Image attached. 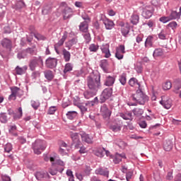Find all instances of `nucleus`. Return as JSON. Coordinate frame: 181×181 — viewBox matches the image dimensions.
I'll return each mask as SVG.
<instances>
[{
	"mask_svg": "<svg viewBox=\"0 0 181 181\" xmlns=\"http://www.w3.org/2000/svg\"><path fill=\"white\" fill-rule=\"evenodd\" d=\"M86 86L91 91L98 92L101 88V74H91L86 78Z\"/></svg>",
	"mask_w": 181,
	"mask_h": 181,
	"instance_id": "1",
	"label": "nucleus"
},
{
	"mask_svg": "<svg viewBox=\"0 0 181 181\" xmlns=\"http://www.w3.org/2000/svg\"><path fill=\"white\" fill-rule=\"evenodd\" d=\"M131 100L135 101L136 103H132L130 105L136 106L137 104H139V105H145L146 103H148L149 100V98L144 93L142 90L139 89L136 90V93L131 96Z\"/></svg>",
	"mask_w": 181,
	"mask_h": 181,
	"instance_id": "2",
	"label": "nucleus"
},
{
	"mask_svg": "<svg viewBox=\"0 0 181 181\" xmlns=\"http://www.w3.org/2000/svg\"><path fill=\"white\" fill-rule=\"evenodd\" d=\"M46 141L43 140H36L33 144L32 148L35 155H40V153H42V151H45L46 149Z\"/></svg>",
	"mask_w": 181,
	"mask_h": 181,
	"instance_id": "3",
	"label": "nucleus"
},
{
	"mask_svg": "<svg viewBox=\"0 0 181 181\" xmlns=\"http://www.w3.org/2000/svg\"><path fill=\"white\" fill-rule=\"evenodd\" d=\"M37 66L41 68L43 67V59H42V57H34L29 60L28 67L31 71H35Z\"/></svg>",
	"mask_w": 181,
	"mask_h": 181,
	"instance_id": "4",
	"label": "nucleus"
},
{
	"mask_svg": "<svg viewBox=\"0 0 181 181\" xmlns=\"http://www.w3.org/2000/svg\"><path fill=\"white\" fill-rule=\"evenodd\" d=\"M112 95V88H107L103 90L100 97V103H105Z\"/></svg>",
	"mask_w": 181,
	"mask_h": 181,
	"instance_id": "5",
	"label": "nucleus"
},
{
	"mask_svg": "<svg viewBox=\"0 0 181 181\" xmlns=\"http://www.w3.org/2000/svg\"><path fill=\"white\" fill-rule=\"evenodd\" d=\"M154 11L155 9L153 8V6H146L143 9L142 16L145 19H149L150 18H152V15H153Z\"/></svg>",
	"mask_w": 181,
	"mask_h": 181,
	"instance_id": "6",
	"label": "nucleus"
},
{
	"mask_svg": "<svg viewBox=\"0 0 181 181\" xmlns=\"http://www.w3.org/2000/svg\"><path fill=\"white\" fill-rule=\"evenodd\" d=\"M11 94L8 97V100H16L17 96L22 95V90L18 86H13L11 88Z\"/></svg>",
	"mask_w": 181,
	"mask_h": 181,
	"instance_id": "7",
	"label": "nucleus"
},
{
	"mask_svg": "<svg viewBox=\"0 0 181 181\" xmlns=\"http://www.w3.org/2000/svg\"><path fill=\"white\" fill-rule=\"evenodd\" d=\"M70 137L72 139V145H74L76 149H78V147H80V145H81L80 136L78 134V133H74L71 132Z\"/></svg>",
	"mask_w": 181,
	"mask_h": 181,
	"instance_id": "8",
	"label": "nucleus"
},
{
	"mask_svg": "<svg viewBox=\"0 0 181 181\" xmlns=\"http://www.w3.org/2000/svg\"><path fill=\"white\" fill-rule=\"evenodd\" d=\"M160 104L166 110H169L172 107V100L167 96H162Z\"/></svg>",
	"mask_w": 181,
	"mask_h": 181,
	"instance_id": "9",
	"label": "nucleus"
},
{
	"mask_svg": "<svg viewBox=\"0 0 181 181\" xmlns=\"http://www.w3.org/2000/svg\"><path fill=\"white\" fill-rule=\"evenodd\" d=\"M1 46L6 50H11L12 49V40L8 38H4L0 42Z\"/></svg>",
	"mask_w": 181,
	"mask_h": 181,
	"instance_id": "10",
	"label": "nucleus"
},
{
	"mask_svg": "<svg viewBox=\"0 0 181 181\" xmlns=\"http://www.w3.org/2000/svg\"><path fill=\"white\" fill-rule=\"evenodd\" d=\"M45 64L48 69H54L57 66V59L49 57L46 59Z\"/></svg>",
	"mask_w": 181,
	"mask_h": 181,
	"instance_id": "11",
	"label": "nucleus"
},
{
	"mask_svg": "<svg viewBox=\"0 0 181 181\" xmlns=\"http://www.w3.org/2000/svg\"><path fill=\"white\" fill-rule=\"evenodd\" d=\"M63 16L64 21L71 18V16H73V9L69 6L65 7L63 11Z\"/></svg>",
	"mask_w": 181,
	"mask_h": 181,
	"instance_id": "12",
	"label": "nucleus"
},
{
	"mask_svg": "<svg viewBox=\"0 0 181 181\" xmlns=\"http://www.w3.org/2000/svg\"><path fill=\"white\" fill-rule=\"evenodd\" d=\"M115 83V76H106L105 80L104 82V86L107 87H112Z\"/></svg>",
	"mask_w": 181,
	"mask_h": 181,
	"instance_id": "13",
	"label": "nucleus"
},
{
	"mask_svg": "<svg viewBox=\"0 0 181 181\" xmlns=\"http://www.w3.org/2000/svg\"><path fill=\"white\" fill-rule=\"evenodd\" d=\"M100 112H101V114H102L103 118H110V117H111V112L110 111V110L108 109V107H107V105H103L101 107Z\"/></svg>",
	"mask_w": 181,
	"mask_h": 181,
	"instance_id": "14",
	"label": "nucleus"
},
{
	"mask_svg": "<svg viewBox=\"0 0 181 181\" xmlns=\"http://www.w3.org/2000/svg\"><path fill=\"white\" fill-rule=\"evenodd\" d=\"M102 53L105 54V57L106 59H108L109 57H111V53L110 52V45L107 44L103 45L100 47Z\"/></svg>",
	"mask_w": 181,
	"mask_h": 181,
	"instance_id": "15",
	"label": "nucleus"
},
{
	"mask_svg": "<svg viewBox=\"0 0 181 181\" xmlns=\"http://www.w3.org/2000/svg\"><path fill=\"white\" fill-rule=\"evenodd\" d=\"M56 158H57V153H53L49 156H45L44 160H45V162H49V160H50L52 166H54V160H56Z\"/></svg>",
	"mask_w": 181,
	"mask_h": 181,
	"instance_id": "16",
	"label": "nucleus"
},
{
	"mask_svg": "<svg viewBox=\"0 0 181 181\" xmlns=\"http://www.w3.org/2000/svg\"><path fill=\"white\" fill-rule=\"evenodd\" d=\"M35 177L37 180H41L44 177H48L50 178V175H49V173L47 172H43V171H37L35 173Z\"/></svg>",
	"mask_w": 181,
	"mask_h": 181,
	"instance_id": "17",
	"label": "nucleus"
},
{
	"mask_svg": "<svg viewBox=\"0 0 181 181\" xmlns=\"http://www.w3.org/2000/svg\"><path fill=\"white\" fill-rule=\"evenodd\" d=\"M28 71V66H23V67H21L19 66H17L15 68V72L16 74H18V76H22V74H25L26 71Z\"/></svg>",
	"mask_w": 181,
	"mask_h": 181,
	"instance_id": "18",
	"label": "nucleus"
},
{
	"mask_svg": "<svg viewBox=\"0 0 181 181\" xmlns=\"http://www.w3.org/2000/svg\"><path fill=\"white\" fill-rule=\"evenodd\" d=\"M127 156H125V153H122V154H119L117 153L114 157H113V162L114 163H119L122 159H125Z\"/></svg>",
	"mask_w": 181,
	"mask_h": 181,
	"instance_id": "19",
	"label": "nucleus"
},
{
	"mask_svg": "<svg viewBox=\"0 0 181 181\" xmlns=\"http://www.w3.org/2000/svg\"><path fill=\"white\" fill-rule=\"evenodd\" d=\"M129 85L131 87H134L135 88H139L141 90V84L138 82V79L136 78H132L129 81Z\"/></svg>",
	"mask_w": 181,
	"mask_h": 181,
	"instance_id": "20",
	"label": "nucleus"
},
{
	"mask_svg": "<svg viewBox=\"0 0 181 181\" xmlns=\"http://www.w3.org/2000/svg\"><path fill=\"white\" fill-rule=\"evenodd\" d=\"M97 93L95 90H87L83 93V95L86 100H90V98H93V97L96 95Z\"/></svg>",
	"mask_w": 181,
	"mask_h": 181,
	"instance_id": "21",
	"label": "nucleus"
},
{
	"mask_svg": "<svg viewBox=\"0 0 181 181\" xmlns=\"http://www.w3.org/2000/svg\"><path fill=\"white\" fill-rule=\"evenodd\" d=\"M96 175H101L102 176H105L108 177V175H110V171L107 168H98L95 170Z\"/></svg>",
	"mask_w": 181,
	"mask_h": 181,
	"instance_id": "22",
	"label": "nucleus"
},
{
	"mask_svg": "<svg viewBox=\"0 0 181 181\" xmlns=\"http://www.w3.org/2000/svg\"><path fill=\"white\" fill-rule=\"evenodd\" d=\"M100 67L103 70L105 73H108V61L107 59H103L100 62Z\"/></svg>",
	"mask_w": 181,
	"mask_h": 181,
	"instance_id": "23",
	"label": "nucleus"
},
{
	"mask_svg": "<svg viewBox=\"0 0 181 181\" xmlns=\"http://www.w3.org/2000/svg\"><path fill=\"white\" fill-rule=\"evenodd\" d=\"M119 116L121 117V118L125 119L126 121H132V119H134V118L132 117V113L130 112L119 113Z\"/></svg>",
	"mask_w": 181,
	"mask_h": 181,
	"instance_id": "24",
	"label": "nucleus"
},
{
	"mask_svg": "<svg viewBox=\"0 0 181 181\" xmlns=\"http://www.w3.org/2000/svg\"><path fill=\"white\" fill-rule=\"evenodd\" d=\"M181 16V6L180 7V12L177 13L176 11H172L170 14V19L171 21H173L175 19H179Z\"/></svg>",
	"mask_w": 181,
	"mask_h": 181,
	"instance_id": "25",
	"label": "nucleus"
},
{
	"mask_svg": "<svg viewBox=\"0 0 181 181\" xmlns=\"http://www.w3.org/2000/svg\"><path fill=\"white\" fill-rule=\"evenodd\" d=\"M81 136L82 138V141L83 142H86V144H93V138L90 136V135L86 134V133H82L81 134Z\"/></svg>",
	"mask_w": 181,
	"mask_h": 181,
	"instance_id": "26",
	"label": "nucleus"
},
{
	"mask_svg": "<svg viewBox=\"0 0 181 181\" xmlns=\"http://www.w3.org/2000/svg\"><path fill=\"white\" fill-rule=\"evenodd\" d=\"M78 42V40L77 38L74 37L71 40H69L65 43L66 47H67L68 50H70L71 49V46H74V45H77V42Z\"/></svg>",
	"mask_w": 181,
	"mask_h": 181,
	"instance_id": "27",
	"label": "nucleus"
},
{
	"mask_svg": "<svg viewBox=\"0 0 181 181\" xmlns=\"http://www.w3.org/2000/svg\"><path fill=\"white\" fill-rule=\"evenodd\" d=\"M121 128H122V124L118 123L112 124L110 127V129L113 132H119V131H121Z\"/></svg>",
	"mask_w": 181,
	"mask_h": 181,
	"instance_id": "28",
	"label": "nucleus"
},
{
	"mask_svg": "<svg viewBox=\"0 0 181 181\" xmlns=\"http://www.w3.org/2000/svg\"><path fill=\"white\" fill-rule=\"evenodd\" d=\"M172 148H173V144L172 143V141L168 140L164 143L163 148L167 152L172 151Z\"/></svg>",
	"mask_w": 181,
	"mask_h": 181,
	"instance_id": "29",
	"label": "nucleus"
},
{
	"mask_svg": "<svg viewBox=\"0 0 181 181\" xmlns=\"http://www.w3.org/2000/svg\"><path fill=\"white\" fill-rule=\"evenodd\" d=\"M44 75L45 78L48 80L49 81H52L53 78H54V75L53 74V71L51 70H46L44 71Z\"/></svg>",
	"mask_w": 181,
	"mask_h": 181,
	"instance_id": "30",
	"label": "nucleus"
},
{
	"mask_svg": "<svg viewBox=\"0 0 181 181\" xmlns=\"http://www.w3.org/2000/svg\"><path fill=\"white\" fill-rule=\"evenodd\" d=\"M66 39H67V36L63 35L62 37L60 39V40L54 45V49L57 52V53H59L57 51V47H60V46H63L64 42H66Z\"/></svg>",
	"mask_w": 181,
	"mask_h": 181,
	"instance_id": "31",
	"label": "nucleus"
},
{
	"mask_svg": "<svg viewBox=\"0 0 181 181\" xmlns=\"http://www.w3.org/2000/svg\"><path fill=\"white\" fill-rule=\"evenodd\" d=\"M103 23L105 26V28L107 30H111V29L114 28V22H112V21L111 20H109V19L105 20Z\"/></svg>",
	"mask_w": 181,
	"mask_h": 181,
	"instance_id": "32",
	"label": "nucleus"
},
{
	"mask_svg": "<svg viewBox=\"0 0 181 181\" xmlns=\"http://www.w3.org/2000/svg\"><path fill=\"white\" fill-rule=\"evenodd\" d=\"M62 55L64 56V59L65 62H70V59L71 58V54L70 52L67 51V49H64L62 50Z\"/></svg>",
	"mask_w": 181,
	"mask_h": 181,
	"instance_id": "33",
	"label": "nucleus"
},
{
	"mask_svg": "<svg viewBox=\"0 0 181 181\" xmlns=\"http://www.w3.org/2000/svg\"><path fill=\"white\" fill-rule=\"evenodd\" d=\"M121 32H122V34L124 37H126L127 35L129 33V25H128L127 24H124L123 25H122Z\"/></svg>",
	"mask_w": 181,
	"mask_h": 181,
	"instance_id": "34",
	"label": "nucleus"
},
{
	"mask_svg": "<svg viewBox=\"0 0 181 181\" xmlns=\"http://www.w3.org/2000/svg\"><path fill=\"white\" fill-rule=\"evenodd\" d=\"M79 29L81 32H87L88 30V23L87 21L81 23Z\"/></svg>",
	"mask_w": 181,
	"mask_h": 181,
	"instance_id": "35",
	"label": "nucleus"
},
{
	"mask_svg": "<svg viewBox=\"0 0 181 181\" xmlns=\"http://www.w3.org/2000/svg\"><path fill=\"white\" fill-rule=\"evenodd\" d=\"M145 46L146 47H148L149 46L150 47H152L153 46V36L149 35L145 42Z\"/></svg>",
	"mask_w": 181,
	"mask_h": 181,
	"instance_id": "36",
	"label": "nucleus"
},
{
	"mask_svg": "<svg viewBox=\"0 0 181 181\" xmlns=\"http://www.w3.org/2000/svg\"><path fill=\"white\" fill-rule=\"evenodd\" d=\"M94 153L96 156H98L99 158H103L104 156V154L105 153V149L98 148L94 151Z\"/></svg>",
	"mask_w": 181,
	"mask_h": 181,
	"instance_id": "37",
	"label": "nucleus"
},
{
	"mask_svg": "<svg viewBox=\"0 0 181 181\" xmlns=\"http://www.w3.org/2000/svg\"><path fill=\"white\" fill-rule=\"evenodd\" d=\"M132 112L136 117H141V115L144 114V110L141 108L136 107L132 110Z\"/></svg>",
	"mask_w": 181,
	"mask_h": 181,
	"instance_id": "38",
	"label": "nucleus"
},
{
	"mask_svg": "<svg viewBox=\"0 0 181 181\" xmlns=\"http://www.w3.org/2000/svg\"><path fill=\"white\" fill-rule=\"evenodd\" d=\"M99 46L97 44H90L89 45L88 49L90 52L96 53V52H98Z\"/></svg>",
	"mask_w": 181,
	"mask_h": 181,
	"instance_id": "39",
	"label": "nucleus"
},
{
	"mask_svg": "<svg viewBox=\"0 0 181 181\" xmlns=\"http://www.w3.org/2000/svg\"><path fill=\"white\" fill-rule=\"evenodd\" d=\"M22 115H23V112L22 111V108L19 107L18 110V112L13 115V119H21L22 118Z\"/></svg>",
	"mask_w": 181,
	"mask_h": 181,
	"instance_id": "40",
	"label": "nucleus"
},
{
	"mask_svg": "<svg viewBox=\"0 0 181 181\" xmlns=\"http://www.w3.org/2000/svg\"><path fill=\"white\" fill-rule=\"evenodd\" d=\"M166 35H168L166 30H161V31L158 34V36L161 40H166Z\"/></svg>",
	"mask_w": 181,
	"mask_h": 181,
	"instance_id": "41",
	"label": "nucleus"
},
{
	"mask_svg": "<svg viewBox=\"0 0 181 181\" xmlns=\"http://www.w3.org/2000/svg\"><path fill=\"white\" fill-rule=\"evenodd\" d=\"M119 81L121 83L122 86H125L127 84V74H122L119 76Z\"/></svg>",
	"mask_w": 181,
	"mask_h": 181,
	"instance_id": "42",
	"label": "nucleus"
},
{
	"mask_svg": "<svg viewBox=\"0 0 181 181\" xmlns=\"http://www.w3.org/2000/svg\"><path fill=\"white\" fill-rule=\"evenodd\" d=\"M153 57H159L160 56H163V50L162 49L158 48L156 49L153 54Z\"/></svg>",
	"mask_w": 181,
	"mask_h": 181,
	"instance_id": "43",
	"label": "nucleus"
},
{
	"mask_svg": "<svg viewBox=\"0 0 181 181\" xmlns=\"http://www.w3.org/2000/svg\"><path fill=\"white\" fill-rule=\"evenodd\" d=\"M56 165H59V166H64V162L59 159V156L57 154V158L54 161V166H52V168H56Z\"/></svg>",
	"mask_w": 181,
	"mask_h": 181,
	"instance_id": "44",
	"label": "nucleus"
},
{
	"mask_svg": "<svg viewBox=\"0 0 181 181\" xmlns=\"http://www.w3.org/2000/svg\"><path fill=\"white\" fill-rule=\"evenodd\" d=\"M66 117H67L68 119H73L74 118H76V117H77V112L69 111L66 113Z\"/></svg>",
	"mask_w": 181,
	"mask_h": 181,
	"instance_id": "45",
	"label": "nucleus"
},
{
	"mask_svg": "<svg viewBox=\"0 0 181 181\" xmlns=\"http://www.w3.org/2000/svg\"><path fill=\"white\" fill-rule=\"evenodd\" d=\"M26 4H25V1L23 0H20L16 4V9H22V8H25Z\"/></svg>",
	"mask_w": 181,
	"mask_h": 181,
	"instance_id": "46",
	"label": "nucleus"
},
{
	"mask_svg": "<svg viewBox=\"0 0 181 181\" xmlns=\"http://www.w3.org/2000/svg\"><path fill=\"white\" fill-rule=\"evenodd\" d=\"M73 70V64L71 63H67L65 64L64 73L66 74V73H69V71H71Z\"/></svg>",
	"mask_w": 181,
	"mask_h": 181,
	"instance_id": "47",
	"label": "nucleus"
},
{
	"mask_svg": "<svg viewBox=\"0 0 181 181\" xmlns=\"http://www.w3.org/2000/svg\"><path fill=\"white\" fill-rule=\"evenodd\" d=\"M0 121L3 124H6L8 122V115H6V113H1Z\"/></svg>",
	"mask_w": 181,
	"mask_h": 181,
	"instance_id": "48",
	"label": "nucleus"
},
{
	"mask_svg": "<svg viewBox=\"0 0 181 181\" xmlns=\"http://www.w3.org/2000/svg\"><path fill=\"white\" fill-rule=\"evenodd\" d=\"M131 22L133 25H136L139 22V16L134 14L131 18Z\"/></svg>",
	"mask_w": 181,
	"mask_h": 181,
	"instance_id": "49",
	"label": "nucleus"
},
{
	"mask_svg": "<svg viewBox=\"0 0 181 181\" xmlns=\"http://www.w3.org/2000/svg\"><path fill=\"white\" fill-rule=\"evenodd\" d=\"M172 88V82L166 81L163 84V90H170Z\"/></svg>",
	"mask_w": 181,
	"mask_h": 181,
	"instance_id": "50",
	"label": "nucleus"
},
{
	"mask_svg": "<svg viewBox=\"0 0 181 181\" xmlns=\"http://www.w3.org/2000/svg\"><path fill=\"white\" fill-rule=\"evenodd\" d=\"M83 36L85 39L86 43H88L89 42H91V35H90L89 33H87V31L84 32Z\"/></svg>",
	"mask_w": 181,
	"mask_h": 181,
	"instance_id": "51",
	"label": "nucleus"
},
{
	"mask_svg": "<svg viewBox=\"0 0 181 181\" xmlns=\"http://www.w3.org/2000/svg\"><path fill=\"white\" fill-rule=\"evenodd\" d=\"M42 12V15H49V13L52 12V8H50V6H44Z\"/></svg>",
	"mask_w": 181,
	"mask_h": 181,
	"instance_id": "52",
	"label": "nucleus"
},
{
	"mask_svg": "<svg viewBox=\"0 0 181 181\" xmlns=\"http://www.w3.org/2000/svg\"><path fill=\"white\" fill-rule=\"evenodd\" d=\"M159 21L163 23H168V22H170V21L172 20L170 19V17L168 16H163L160 18Z\"/></svg>",
	"mask_w": 181,
	"mask_h": 181,
	"instance_id": "53",
	"label": "nucleus"
},
{
	"mask_svg": "<svg viewBox=\"0 0 181 181\" xmlns=\"http://www.w3.org/2000/svg\"><path fill=\"white\" fill-rule=\"evenodd\" d=\"M90 173H91V168L90 166L86 165L83 170V175L85 176H89Z\"/></svg>",
	"mask_w": 181,
	"mask_h": 181,
	"instance_id": "54",
	"label": "nucleus"
},
{
	"mask_svg": "<svg viewBox=\"0 0 181 181\" xmlns=\"http://www.w3.org/2000/svg\"><path fill=\"white\" fill-rule=\"evenodd\" d=\"M40 105V103H39V101H35V100L31 101V106L33 107V108H34V110H37Z\"/></svg>",
	"mask_w": 181,
	"mask_h": 181,
	"instance_id": "55",
	"label": "nucleus"
},
{
	"mask_svg": "<svg viewBox=\"0 0 181 181\" xmlns=\"http://www.w3.org/2000/svg\"><path fill=\"white\" fill-rule=\"evenodd\" d=\"M56 111H57V108L56 107V106H52L48 110V114L49 115H53V114H54Z\"/></svg>",
	"mask_w": 181,
	"mask_h": 181,
	"instance_id": "56",
	"label": "nucleus"
},
{
	"mask_svg": "<svg viewBox=\"0 0 181 181\" xmlns=\"http://www.w3.org/2000/svg\"><path fill=\"white\" fill-rule=\"evenodd\" d=\"M56 167H52L51 168L49 169V173L52 175V176H55V175H57V172H59V170L54 169Z\"/></svg>",
	"mask_w": 181,
	"mask_h": 181,
	"instance_id": "57",
	"label": "nucleus"
},
{
	"mask_svg": "<svg viewBox=\"0 0 181 181\" xmlns=\"http://www.w3.org/2000/svg\"><path fill=\"white\" fill-rule=\"evenodd\" d=\"M4 151H5V152H7V153H9V152H11V151H12V144H9V143L6 144L4 146Z\"/></svg>",
	"mask_w": 181,
	"mask_h": 181,
	"instance_id": "58",
	"label": "nucleus"
},
{
	"mask_svg": "<svg viewBox=\"0 0 181 181\" xmlns=\"http://www.w3.org/2000/svg\"><path fill=\"white\" fill-rule=\"evenodd\" d=\"M96 103H98V98L95 97L93 100L90 101V102H88L86 103V105H90L91 107H93L94 105V104H96Z\"/></svg>",
	"mask_w": 181,
	"mask_h": 181,
	"instance_id": "59",
	"label": "nucleus"
},
{
	"mask_svg": "<svg viewBox=\"0 0 181 181\" xmlns=\"http://www.w3.org/2000/svg\"><path fill=\"white\" fill-rule=\"evenodd\" d=\"M79 149V153H87L88 151L87 148L83 146V144L81 143L80 146L78 147Z\"/></svg>",
	"mask_w": 181,
	"mask_h": 181,
	"instance_id": "60",
	"label": "nucleus"
},
{
	"mask_svg": "<svg viewBox=\"0 0 181 181\" xmlns=\"http://www.w3.org/2000/svg\"><path fill=\"white\" fill-rule=\"evenodd\" d=\"M32 78H37V77H40V72L39 71H35L31 74Z\"/></svg>",
	"mask_w": 181,
	"mask_h": 181,
	"instance_id": "61",
	"label": "nucleus"
},
{
	"mask_svg": "<svg viewBox=\"0 0 181 181\" xmlns=\"http://www.w3.org/2000/svg\"><path fill=\"white\" fill-rule=\"evenodd\" d=\"M115 57L118 59V60H122L124 59V53L116 51Z\"/></svg>",
	"mask_w": 181,
	"mask_h": 181,
	"instance_id": "62",
	"label": "nucleus"
},
{
	"mask_svg": "<svg viewBox=\"0 0 181 181\" xmlns=\"http://www.w3.org/2000/svg\"><path fill=\"white\" fill-rule=\"evenodd\" d=\"M175 90H180L181 88V81L178 80L175 82Z\"/></svg>",
	"mask_w": 181,
	"mask_h": 181,
	"instance_id": "63",
	"label": "nucleus"
},
{
	"mask_svg": "<svg viewBox=\"0 0 181 181\" xmlns=\"http://www.w3.org/2000/svg\"><path fill=\"white\" fill-rule=\"evenodd\" d=\"M35 50H36V48L35 47H33L32 48H28L26 49V52H27V53H29L30 54L33 55V54H35Z\"/></svg>",
	"mask_w": 181,
	"mask_h": 181,
	"instance_id": "64",
	"label": "nucleus"
}]
</instances>
